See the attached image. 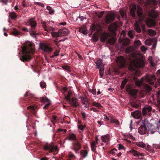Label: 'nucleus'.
<instances>
[{"label":"nucleus","mask_w":160,"mask_h":160,"mask_svg":"<svg viewBox=\"0 0 160 160\" xmlns=\"http://www.w3.org/2000/svg\"><path fill=\"white\" fill-rule=\"evenodd\" d=\"M32 44L29 43L28 45L22 48V54L20 60L24 62H29L31 59V55L34 53V51L32 47Z\"/></svg>","instance_id":"obj_1"},{"label":"nucleus","mask_w":160,"mask_h":160,"mask_svg":"<svg viewBox=\"0 0 160 160\" xmlns=\"http://www.w3.org/2000/svg\"><path fill=\"white\" fill-rule=\"evenodd\" d=\"M143 125H142L138 129V132L141 135L145 134L148 131V133L153 134L155 132V128L151 123L148 122V120L143 121Z\"/></svg>","instance_id":"obj_2"},{"label":"nucleus","mask_w":160,"mask_h":160,"mask_svg":"<svg viewBox=\"0 0 160 160\" xmlns=\"http://www.w3.org/2000/svg\"><path fill=\"white\" fill-rule=\"evenodd\" d=\"M133 79L135 82V84L138 87H140L144 81H146L148 83L151 85H153L156 80L155 75H152L147 76L145 78H142L140 80L137 79L136 77H134Z\"/></svg>","instance_id":"obj_3"},{"label":"nucleus","mask_w":160,"mask_h":160,"mask_svg":"<svg viewBox=\"0 0 160 160\" xmlns=\"http://www.w3.org/2000/svg\"><path fill=\"white\" fill-rule=\"evenodd\" d=\"M144 64V63L142 61H140L138 62L135 61H132L129 65V69L132 71H134L138 68L143 67Z\"/></svg>","instance_id":"obj_4"},{"label":"nucleus","mask_w":160,"mask_h":160,"mask_svg":"<svg viewBox=\"0 0 160 160\" xmlns=\"http://www.w3.org/2000/svg\"><path fill=\"white\" fill-rule=\"evenodd\" d=\"M141 21L140 20L138 21H136L134 23V29L138 33L140 32L142 30L144 32L146 31L145 26L141 22Z\"/></svg>","instance_id":"obj_5"},{"label":"nucleus","mask_w":160,"mask_h":160,"mask_svg":"<svg viewBox=\"0 0 160 160\" xmlns=\"http://www.w3.org/2000/svg\"><path fill=\"white\" fill-rule=\"evenodd\" d=\"M31 26V31L30 32V35L34 38H36L37 35H38V33H36L33 28H34L37 25L36 22L33 19H30L28 22Z\"/></svg>","instance_id":"obj_6"},{"label":"nucleus","mask_w":160,"mask_h":160,"mask_svg":"<svg viewBox=\"0 0 160 160\" xmlns=\"http://www.w3.org/2000/svg\"><path fill=\"white\" fill-rule=\"evenodd\" d=\"M44 150H49V152L50 153L53 152L54 150L55 151H58V148L57 146H54L53 145V143L51 142L49 144L46 143L43 146Z\"/></svg>","instance_id":"obj_7"},{"label":"nucleus","mask_w":160,"mask_h":160,"mask_svg":"<svg viewBox=\"0 0 160 160\" xmlns=\"http://www.w3.org/2000/svg\"><path fill=\"white\" fill-rule=\"evenodd\" d=\"M81 144L78 140L74 141L72 143L71 147V149L74 150L76 153H77L78 150L81 148Z\"/></svg>","instance_id":"obj_8"},{"label":"nucleus","mask_w":160,"mask_h":160,"mask_svg":"<svg viewBox=\"0 0 160 160\" xmlns=\"http://www.w3.org/2000/svg\"><path fill=\"white\" fill-rule=\"evenodd\" d=\"M152 110V108L151 106H145L142 110L143 115L144 116L148 114L149 116L151 114Z\"/></svg>","instance_id":"obj_9"},{"label":"nucleus","mask_w":160,"mask_h":160,"mask_svg":"<svg viewBox=\"0 0 160 160\" xmlns=\"http://www.w3.org/2000/svg\"><path fill=\"white\" fill-rule=\"evenodd\" d=\"M27 110H29V112L27 111V112L26 114L27 116L30 115L29 112L33 115H35L36 113V109L35 107L33 105H30L27 108Z\"/></svg>","instance_id":"obj_10"},{"label":"nucleus","mask_w":160,"mask_h":160,"mask_svg":"<svg viewBox=\"0 0 160 160\" xmlns=\"http://www.w3.org/2000/svg\"><path fill=\"white\" fill-rule=\"evenodd\" d=\"M41 102L44 103H47L44 107L43 109H47L51 104L50 101L46 97H43L41 98Z\"/></svg>","instance_id":"obj_11"},{"label":"nucleus","mask_w":160,"mask_h":160,"mask_svg":"<svg viewBox=\"0 0 160 160\" xmlns=\"http://www.w3.org/2000/svg\"><path fill=\"white\" fill-rule=\"evenodd\" d=\"M157 4L156 0H146L145 5L147 6H149L151 7H153Z\"/></svg>","instance_id":"obj_12"},{"label":"nucleus","mask_w":160,"mask_h":160,"mask_svg":"<svg viewBox=\"0 0 160 160\" xmlns=\"http://www.w3.org/2000/svg\"><path fill=\"white\" fill-rule=\"evenodd\" d=\"M137 13L138 17L140 18V20H142L143 18L142 15L143 10L142 8L138 5L137 6Z\"/></svg>","instance_id":"obj_13"},{"label":"nucleus","mask_w":160,"mask_h":160,"mask_svg":"<svg viewBox=\"0 0 160 160\" xmlns=\"http://www.w3.org/2000/svg\"><path fill=\"white\" fill-rule=\"evenodd\" d=\"M146 23L147 25L149 27L154 26L156 24V22L155 21L149 18L147 19Z\"/></svg>","instance_id":"obj_14"},{"label":"nucleus","mask_w":160,"mask_h":160,"mask_svg":"<svg viewBox=\"0 0 160 160\" xmlns=\"http://www.w3.org/2000/svg\"><path fill=\"white\" fill-rule=\"evenodd\" d=\"M41 48L44 52L48 53L51 52L52 50V48L51 47L45 44H43L42 45Z\"/></svg>","instance_id":"obj_15"},{"label":"nucleus","mask_w":160,"mask_h":160,"mask_svg":"<svg viewBox=\"0 0 160 160\" xmlns=\"http://www.w3.org/2000/svg\"><path fill=\"white\" fill-rule=\"evenodd\" d=\"M115 16L113 15H107L105 19V22L107 24H109L112 22L114 20Z\"/></svg>","instance_id":"obj_16"},{"label":"nucleus","mask_w":160,"mask_h":160,"mask_svg":"<svg viewBox=\"0 0 160 160\" xmlns=\"http://www.w3.org/2000/svg\"><path fill=\"white\" fill-rule=\"evenodd\" d=\"M78 100L76 98H72L68 102L73 107H76L79 105V103Z\"/></svg>","instance_id":"obj_17"},{"label":"nucleus","mask_w":160,"mask_h":160,"mask_svg":"<svg viewBox=\"0 0 160 160\" xmlns=\"http://www.w3.org/2000/svg\"><path fill=\"white\" fill-rule=\"evenodd\" d=\"M148 14L149 17L153 18H155L158 16V12L153 10L149 11Z\"/></svg>","instance_id":"obj_18"},{"label":"nucleus","mask_w":160,"mask_h":160,"mask_svg":"<svg viewBox=\"0 0 160 160\" xmlns=\"http://www.w3.org/2000/svg\"><path fill=\"white\" fill-rule=\"evenodd\" d=\"M104 119L105 120H110V121L111 123H115L117 125H118L119 124V121L115 119H113L111 118H108L106 114H104Z\"/></svg>","instance_id":"obj_19"},{"label":"nucleus","mask_w":160,"mask_h":160,"mask_svg":"<svg viewBox=\"0 0 160 160\" xmlns=\"http://www.w3.org/2000/svg\"><path fill=\"white\" fill-rule=\"evenodd\" d=\"M117 62L119 63L122 67H123L125 64V61L123 57L122 56H120L117 59Z\"/></svg>","instance_id":"obj_20"},{"label":"nucleus","mask_w":160,"mask_h":160,"mask_svg":"<svg viewBox=\"0 0 160 160\" xmlns=\"http://www.w3.org/2000/svg\"><path fill=\"white\" fill-rule=\"evenodd\" d=\"M59 32L60 37L66 36L68 34V31L66 28L60 29L59 31Z\"/></svg>","instance_id":"obj_21"},{"label":"nucleus","mask_w":160,"mask_h":160,"mask_svg":"<svg viewBox=\"0 0 160 160\" xmlns=\"http://www.w3.org/2000/svg\"><path fill=\"white\" fill-rule=\"evenodd\" d=\"M132 115L136 119H138L140 118L141 116V112L138 111H136L132 113Z\"/></svg>","instance_id":"obj_22"},{"label":"nucleus","mask_w":160,"mask_h":160,"mask_svg":"<svg viewBox=\"0 0 160 160\" xmlns=\"http://www.w3.org/2000/svg\"><path fill=\"white\" fill-rule=\"evenodd\" d=\"M67 138L70 141L73 140L75 141L77 140L76 136L75 134L73 133L70 134L67 137Z\"/></svg>","instance_id":"obj_23"},{"label":"nucleus","mask_w":160,"mask_h":160,"mask_svg":"<svg viewBox=\"0 0 160 160\" xmlns=\"http://www.w3.org/2000/svg\"><path fill=\"white\" fill-rule=\"evenodd\" d=\"M120 13L122 19L123 20H126L127 19L126 11L123 9H121L120 10Z\"/></svg>","instance_id":"obj_24"},{"label":"nucleus","mask_w":160,"mask_h":160,"mask_svg":"<svg viewBox=\"0 0 160 160\" xmlns=\"http://www.w3.org/2000/svg\"><path fill=\"white\" fill-rule=\"evenodd\" d=\"M136 7L135 5H133L130 8V14L133 17H134L135 15Z\"/></svg>","instance_id":"obj_25"},{"label":"nucleus","mask_w":160,"mask_h":160,"mask_svg":"<svg viewBox=\"0 0 160 160\" xmlns=\"http://www.w3.org/2000/svg\"><path fill=\"white\" fill-rule=\"evenodd\" d=\"M110 136L108 135L102 136L101 138L102 142H108L109 141Z\"/></svg>","instance_id":"obj_26"},{"label":"nucleus","mask_w":160,"mask_h":160,"mask_svg":"<svg viewBox=\"0 0 160 160\" xmlns=\"http://www.w3.org/2000/svg\"><path fill=\"white\" fill-rule=\"evenodd\" d=\"M42 26L44 28L45 31H47L48 32H50L51 29H52V31H54V28L51 27L47 28V27L46 23L45 22H43L42 23Z\"/></svg>","instance_id":"obj_27"},{"label":"nucleus","mask_w":160,"mask_h":160,"mask_svg":"<svg viewBox=\"0 0 160 160\" xmlns=\"http://www.w3.org/2000/svg\"><path fill=\"white\" fill-rule=\"evenodd\" d=\"M138 92V90H133L129 91V94L132 96L134 98H136Z\"/></svg>","instance_id":"obj_28"},{"label":"nucleus","mask_w":160,"mask_h":160,"mask_svg":"<svg viewBox=\"0 0 160 160\" xmlns=\"http://www.w3.org/2000/svg\"><path fill=\"white\" fill-rule=\"evenodd\" d=\"M96 64V66L98 67V68H100L103 67V65L102 62V60L100 59H99L97 60V61L95 62Z\"/></svg>","instance_id":"obj_29"},{"label":"nucleus","mask_w":160,"mask_h":160,"mask_svg":"<svg viewBox=\"0 0 160 160\" xmlns=\"http://www.w3.org/2000/svg\"><path fill=\"white\" fill-rule=\"evenodd\" d=\"M148 33L151 36H154L156 34L155 31L151 29H149L148 30Z\"/></svg>","instance_id":"obj_30"},{"label":"nucleus","mask_w":160,"mask_h":160,"mask_svg":"<svg viewBox=\"0 0 160 160\" xmlns=\"http://www.w3.org/2000/svg\"><path fill=\"white\" fill-rule=\"evenodd\" d=\"M80 155L83 158H85L88 155V152L87 150H82L80 152Z\"/></svg>","instance_id":"obj_31"},{"label":"nucleus","mask_w":160,"mask_h":160,"mask_svg":"<svg viewBox=\"0 0 160 160\" xmlns=\"http://www.w3.org/2000/svg\"><path fill=\"white\" fill-rule=\"evenodd\" d=\"M144 90L147 92H149L151 91L152 88L148 84H145L143 87Z\"/></svg>","instance_id":"obj_32"},{"label":"nucleus","mask_w":160,"mask_h":160,"mask_svg":"<svg viewBox=\"0 0 160 160\" xmlns=\"http://www.w3.org/2000/svg\"><path fill=\"white\" fill-rule=\"evenodd\" d=\"M92 104L93 106L97 107L99 109H101L102 107L101 105L98 102H94L92 103Z\"/></svg>","instance_id":"obj_33"},{"label":"nucleus","mask_w":160,"mask_h":160,"mask_svg":"<svg viewBox=\"0 0 160 160\" xmlns=\"http://www.w3.org/2000/svg\"><path fill=\"white\" fill-rule=\"evenodd\" d=\"M11 33L13 35L17 36L20 34V32L17 29L13 28L11 31Z\"/></svg>","instance_id":"obj_34"},{"label":"nucleus","mask_w":160,"mask_h":160,"mask_svg":"<svg viewBox=\"0 0 160 160\" xmlns=\"http://www.w3.org/2000/svg\"><path fill=\"white\" fill-rule=\"evenodd\" d=\"M52 31L51 32V34L53 37H58L60 36V34L59 32H54L53 31H52V29H51L50 31Z\"/></svg>","instance_id":"obj_35"},{"label":"nucleus","mask_w":160,"mask_h":160,"mask_svg":"<svg viewBox=\"0 0 160 160\" xmlns=\"http://www.w3.org/2000/svg\"><path fill=\"white\" fill-rule=\"evenodd\" d=\"M127 82L128 80L126 79H124L123 80L122 82V83L120 86L121 88L122 89L124 88L125 85L127 83Z\"/></svg>","instance_id":"obj_36"},{"label":"nucleus","mask_w":160,"mask_h":160,"mask_svg":"<svg viewBox=\"0 0 160 160\" xmlns=\"http://www.w3.org/2000/svg\"><path fill=\"white\" fill-rule=\"evenodd\" d=\"M9 16L11 18L13 19H15L17 16L16 13L14 12H10L9 13Z\"/></svg>","instance_id":"obj_37"},{"label":"nucleus","mask_w":160,"mask_h":160,"mask_svg":"<svg viewBox=\"0 0 160 160\" xmlns=\"http://www.w3.org/2000/svg\"><path fill=\"white\" fill-rule=\"evenodd\" d=\"M47 9L49 11V13L50 14H52L54 13V11L52 8L49 6L47 7Z\"/></svg>","instance_id":"obj_38"},{"label":"nucleus","mask_w":160,"mask_h":160,"mask_svg":"<svg viewBox=\"0 0 160 160\" xmlns=\"http://www.w3.org/2000/svg\"><path fill=\"white\" fill-rule=\"evenodd\" d=\"M137 145L140 147L144 148L146 147V145L142 142H138L137 143Z\"/></svg>","instance_id":"obj_39"},{"label":"nucleus","mask_w":160,"mask_h":160,"mask_svg":"<svg viewBox=\"0 0 160 160\" xmlns=\"http://www.w3.org/2000/svg\"><path fill=\"white\" fill-rule=\"evenodd\" d=\"M71 92L70 91H68V94L67 96H65V98L68 101L70 100L71 98Z\"/></svg>","instance_id":"obj_40"},{"label":"nucleus","mask_w":160,"mask_h":160,"mask_svg":"<svg viewBox=\"0 0 160 160\" xmlns=\"http://www.w3.org/2000/svg\"><path fill=\"white\" fill-rule=\"evenodd\" d=\"M59 52V51H56L55 52H54L53 55L50 56V58H54L55 56H58Z\"/></svg>","instance_id":"obj_41"},{"label":"nucleus","mask_w":160,"mask_h":160,"mask_svg":"<svg viewBox=\"0 0 160 160\" xmlns=\"http://www.w3.org/2000/svg\"><path fill=\"white\" fill-rule=\"evenodd\" d=\"M62 68L64 70L68 71L69 72H71V68L70 67L67 66H63Z\"/></svg>","instance_id":"obj_42"},{"label":"nucleus","mask_w":160,"mask_h":160,"mask_svg":"<svg viewBox=\"0 0 160 160\" xmlns=\"http://www.w3.org/2000/svg\"><path fill=\"white\" fill-rule=\"evenodd\" d=\"M125 52L126 53H131L132 51V48L131 47H128L125 49Z\"/></svg>","instance_id":"obj_43"},{"label":"nucleus","mask_w":160,"mask_h":160,"mask_svg":"<svg viewBox=\"0 0 160 160\" xmlns=\"http://www.w3.org/2000/svg\"><path fill=\"white\" fill-rule=\"evenodd\" d=\"M130 152L132 153L134 156H136L138 158V152L134 150H132Z\"/></svg>","instance_id":"obj_44"},{"label":"nucleus","mask_w":160,"mask_h":160,"mask_svg":"<svg viewBox=\"0 0 160 160\" xmlns=\"http://www.w3.org/2000/svg\"><path fill=\"white\" fill-rule=\"evenodd\" d=\"M134 43L136 47H139L141 44V42L139 40L136 41Z\"/></svg>","instance_id":"obj_45"},{"label":"nucleus","mask_w":160,"mask_h":160,"mask_svg":"<svg viewBox=\"0 0 160 160\" xmlns=\"http://www.w3.org/2000/svg\"><path fill=\"white\" fill-rule=\"evenodd\" d=\"M145 44L150 46L152 44V42L150 40L147 39L145 41Z\"/></svg>","instance_id":"obj_46"},{"label":"nucleus","mask_w":160,"mask_h":160,"mask_svg":"<svg viewBox=\"0 0 160 160\" xmlns=\"http://www.w3.org/2000/svg\"><path fill=\"white\" fill-rule=\"evenodd\" d=\"M99 69V73L100 75L102 77L103 75V73L104 72L103 67L98 68Z\"/></svg>","instance_id":"obj_47"},{"label":"nucleus","mask_w":160,"mask_h":160,"mask_svg":"<svg viewBox=\"0 0 160 160\" xmlns=\"http://www.w3.org/2000/svg\"><path fill=\"white\" fill-rule=\"evenodd\" d=\"M40 86L42 88H44L46 87V84L43 81H41L40 82Z\"/></svg>","instance_id":"obj_48"},{"label":"nucleus","mask_w":160,"mask_h":160,"mask_svg":"<svg viewBox=\"0 0 160 160\" xmlns=\"http://www.w3.org/2000/svg\"><path fill=\"white\" fill-rule=\"evenodd\" d=\"M86 127V126H83L82 125H78V128L81 130H83L84 128Z\"/></svg>","instance_id":"obj_49"},{"label":"nucleus","mask_w":160,"mask_h":160,"mask_svg":"<svg viewBox=\"0 0 160 160\" xmlns=\"http://www.w3.org/2000/svg\"><path fill=\"white\" fill-rule=\"evenodd\" d=\"M156 124H157V126L156 127H155L154 126V127L156 128H155V132L156 131V130L157 129H159V126H160V121H158V122H157L156 123Z\"/></svg>","instance_id":"obj_50"},{"label":"nucleus","mask_w":160,"mask_h":160,"mask_svg":"<svg viewBox=\"0 0 160 160\" xmlns=\"http://www.w3.org/2000/svg\"><path fill=\"white\" fill-rule=\"evenodd\" d=\"M79 32L84 34H86L87 33L86 31L84 30L82 28H81L79 29Z\"/></svg>","instance_id":"obj_51"},{"label":"nucleus","mask_w":160,"mask_h":160,"mask_svg":"<svg viewBox=\"0 0 160 160\" xmlns=\"http://www.w3.org/2000/svg\"><path fill=\"white\" fill-rule=\"evenodd\" d=\"M132 106L135 108H137L138 107V105L137 103L133 102L132 103Z\"/></svg>","instance_id":"obj_52"},{"label":"nucleus","mask_w":160,"mask_h":160,"mask_svg":"<svg viewBox=\"0 0 160 160\" xmlns=\"http://www.w3.org/2000/svg\"><path fill=\"white\" fill-rule=\"evenodd\" d=\"M81 115L83 118V120H85L86 117V114L84 112H81Z\"/></svg>","instance_id":"obj_53"},{"label":"nucleus","mask_w":160,"mask_h":160,"mask_svg":"<svg viewBox=\"0 0 160 160\" xmlns=\"http://www.w3.org/2000/svg\"><path fill=\"white\" fill-rule=\"evenodd\" d=\"M91 110H92L95 112H99L100 111L98 110L96 108H92L90 109Z\"/></svg>","instance_id":"obj_54"},{"label":"nucleus","mask_w":160,"mask_h":160,"mask_svg":"<svg viewBox=\"0 0 160 160\" xmlns=\"http://www.w3.org/2000/svg\"><path fill=\"white\" fill-rule=\"evenodd\" d=\"M128 35L130 38H133V36L131 31H129L128 32Z\"/></svg>","instance_id":"obj_55"},{"label":"nucleus","mask_w":160,"mask_h":160,"mask_svg":"<svg viewBox=\"0 0 160 160\" xmlns=\"http://www.w3.org/2000/svg\"><path fill=\"white\" fill-rule=\"evenodd\" d=\"M68 155L70 158H72L75 157L74 155L71 152H69Z\"/></svg>","instance_id":"obj_56"},{"label":"nucleus","mask_w":160,"mask_h":160,"mask_svg":"<svg viewBox=\"0 0 160 160\" xmlns=\"http://www.w3.org/2000/svg\"><path fill=\"white\" fill-rule=\"evenodd\" d=\"M103 13H104V12H100L98 15V17L99 18H101L103 15Z\"/></svg>","instance_id":"obj_57"},{"label":"nucleus","mask_w":160,"mask_h":160,"mask_svg":"<svg viewBox=\"0 0 160 160\" xmlns=\"http://www.w3.org/2000/svg\"><path fill=\"white\" fill-rule=\"evenodd\" d=\"M97 143H96L95 142L93 141L92 142L91 145V147H96V145Z\"/></svg>","instance_id":"obj_58"},{"label":"nucleus","mask_w":160,"mask_h":160,"mask_svg":"<svg viewBox=\"0 0 160 160\" xmlns=\"http://www.w3.org/2000/svg\"><path fill=\"white\" fill-rule=\"evenodd\" d=\"M124 146L121 144H120L119 145V147H118V149L119 150H121L122 149H123L124 148Z\"/></svg>","instance_id":"obj_59"},{"label":"nucleus","mask_w":160,"mask_h":160,"mask_svg":"<svg viewBox=\"0 0 160 160\" xmlns=\"http://www.w3.org/2000/svg\"><path fill=\"white\" fill-rule=\"evenodd\" d=\"M36 3L38 5H39V6H41L42 7H44V4H43V3H41V2H36Z\"/></svg>","instance_id":"obj_60"},{"label":"nucleus","mask_w":160,"mask_h":160,"mask_svg":"<svg viewBox=\"0 0 160 160\" xmlns=\"http://www.w3.org/2000/svg\"><path fill=\"white\" fill-rule=\"evenodd\" d=\"M141 50L143 51H145L147 49L144 46H141Z\"/></svg>","instance_id":"obj_61"},{"label":"nucleus","mask_w":160,"mask_h":160,"mask_svg":"<svg viewBox=\"0 0 160 160\" xmlns=\"http://www.w3.org/2000/svg\"><path fill=\"white\" fill-rule=\"evenodd\" d=\"M96 147H91V148L92 150V151L94 152H96Z\"/></svg>","instance_id":"obj_62"},{"label":"nucleus","mask_w":160,"mask_h":160,"mask_svg":"<svg viewBox=\"0 0 160 160\" xmlns=\"http://www.w3.org/2000/svg\"><path fill=\"white\" fill-rule=\"evenodd\" d=\"M22 30L23 31H24V32H29V31L28 30V29L26 28H25V27H24V28H22Z\"/></svg>","instance_id":"obj_63"},{"label":"nucleus","mask_w":160,"mask_h":160,"mask_svg":"<svg viewBox=\"0 0 160 160\" xmlns=\"http://www.w3.org/2000/svg\"><path fill=\"white\" fill-rule=\"evenodd\" d=\"M40 160H48V158L46 157H42L41 158Z\"/></svg>","instance_id":"obj_64"}]
</instances>
